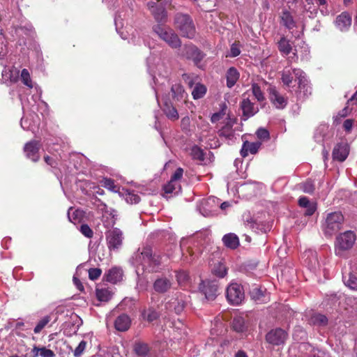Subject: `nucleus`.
I'll return each mask as SVG.
<instances>
[{
    "label": "nucleus",
    "mask_w": 357,
    "mask_h": 357,
    "mask_svg": "<svg viewBox=\"0 0 357 357\" xmlns=\"http://www.w3.org/2000/svg\"><path fill=\"white\" fill-rule=\"evenodd\" d=\"M312 259L314 260V263L309 264V266L312 270L315 271L317 269V268H318L319 266V264L317 260L315 253H312Z\"/></svg>",
    "instance_id": "052dcab7"
},
{
    "label": "nucleus",
    "mask_w": 357,
    "mask_h": 357,
    "mask_svg": "<svg viewBox=\"0 0 357 357\" xmlns=\"http://www.w3.org/2000/svg\"><path fill=\"white\" fill-rule=\"evenodd\" d=\"M102 271L98 268H90L89 270V278L91 280H97L101 275Z\"/></svg>",
    "instance_id": "de8ad7c7"
},
{
    "label": "nucleus",
    "mask_w": 357,
    "mask_h": 357,
    "mask_svg": "<svg viewBox=\"0 0 357 357\" xmlns=\"http://www.w3.org/2000/svg\"><path fill=\"white\" fill-rule=\"evenodd\" d=\"M256 135L259 139L265 140L269 139V132L265 128L258 129Z\"/></svg>",
    "instance_id": "3c124183"
},
{
    "label": "nucleus",
    "mask_w": 357,
    "mask_h": 357,
    "mask_svg": "<svg viewBox=\"0 0 357 357\" xmlns=\"http://www.w3.org/2000/svg\"><path fill=\"white\" fill-rule=\"evenodd\" d=\"M241 108L243 111L242 119L246 121L249 118L253 116L259 112V108L250 101L248 98H244L241 102Z\"/></svg>",
    "instance_id": "2eb2a0df"
},
{
    "label": "nucleus",
    "mask_w": 357,
    "mask_h": 357,
    "mask_svg": "<svg viewBox=\"0 0 357 357\" xmlns=\"http://www.w3.org/2000/svg\"><path fill=\"white\" fill-rule=\"evenodd\" d=\"M353 126V120L347 119L343 123V128L347 132H350Z\"/></svg>",
    "instance_id": "4d7b16f0"
},
{
    "label": "nucleus",
    "mask_w": 357,
    "mask_h": 357,
    "mask_svg": "<svg viewBox=\"0 0 357 357\" xmlns=\"http://www.w3.org/2000/svg\"><path fill=\"white\" fill-rule=\"evenodd\" d=\"M191 155L194 159L203 161L204 155L203 151L197 146H194L191 149Z\"/></svg>",
    "instance_id": "a18cd8bd"
},
{
    "label": "nucleus",
    "mask_w": 357,
    "mask_h": 357,
    "mask_svg": "<svg viewBox=\"0 0 357 357\" xmlns=\"http://www.w3.org/2000/svg\"><path fill=\"white\" fill-rule=\"evenodd\" d=\"M71 208L69 209L70 210ZM80 213V212L78 211V210H76L73 213V215L72 216L70 215V211H68V219L71 222H73L74 221H75L77 220V216L79 215V214Z\"/></svg>",
    "instance_id": "680f3d73"
},
{
    "label": "nucleus",
    "mask_w": 357,
    "mask_h": 357,
    "mask_svg": "<svg viewBox=\"0 0 357 357\" xmlns=\"http://www.w3.org/2000/svg\"><path fill=\"white\" fill-rule=\"evenodd\" d=\"M86 346V341H84V340L81 341L74 351V356L75 357H79L82 354L83 351H84Z\"/></svg>",
    "instance_id": "09e8293b"
},
{
    "label": "nucleus",
    "mask_w": 357,
    "mask_h": 357,
    "mask_svg": "<svg viewBox=\"0 0 357 357\" xmlns=\"http://www.w3.org/2000/svg\"><path fill=\"white\" fill-rule=\"evenodd\" d=\"M298 68H294L292 70H284L282 73L281 79L283 84L289 88L291 86L294 79H295L294 73L295 70Z\"/></svg>",
    "instance_id": "bb28decb"
},
{
    "label": "nucleus",
    "mask_w": 357,
    "mask_h": 357,
    "mask_svg": "<svg viewBox=\"0 0 357 357\" xmlns=\"http://www.w3.org/2000/svg\"><path fill=\"white\" fill-rule=\"evenodd\" d=\"M183 174V169L181 167H178L176 169L175 172L172 174L171 177V180L176 183H179L180 180L182 178Z\"/></svg>",
    "instance_id": "8fccbe9b"
},
{
    "label": "nucleus",
    "mask_w": 357,
    "mask_h": 357,
    "mask_svg": "<svg viewBox=\"0 0 357 357\" xmlns=\"http://www.w3.org/2000/svg\"><path fill=\"white\" fill-rule=\"evenodd\" d=\"M305 211L304 212V214L305 215H312L314 211H316V205L313 203L310 204L308 206L305 207Z\"/></svg>",
    "instance_id": "864d4df0"
},
{
    "label": "nucleus",
    "mask_w": 357,
    "mask_h": 357,
    "mask_svg": "<svg viewBox=\"0 0 357 357\" xmlns=\"http://www.w3.org/2000/svg\"><path fill=\"white\" fill-rule=\"evenodd\" d=\"M123 276V271L120 268L114 267L109 270L106 275V280L112 283H116Z\"/></svg>",
    "instance_id": "393cba45"
},
{
    "label": "nucleus",
    "mask_w": 357,
    "mask_h": 357,
    "mask_svg": "<svg viewBox=\"0 0 357 357\" xmlns=\"http://www.w3.org/2000/svg\"><path fill=\"white\" fill-rule=\"evenodd\" d=\"M199 289L205 296L208 301H213L218 294L219 285L217 280H206L202 281L199 286Z\"/></svg>",
    "instance_id": "6e6552de"
},
{
    "label": "nucleus",
    "mask_w": 357,
    "mask_h": 357,
    "mask_svg": "<svg viewBox=\"0 0 357 357\" xmlns=\"http://www.w3.org/2000/svg\"><path fill=\"white\" fill-rule=\"evenodd\" d=\"M172 281L166 277L158 278L153 284V289L158 294L167 292L172 288Z\"/></svg>",
    "instance_id": "dca6fc26"
},
{
    "label": "nucleus",
    "mask_w": 357,
    "mask_h": 357,
    "mask_svg": "<svg viewBox=\"0 0 357 357\" xmlns=\"http://www.w3.org/2000/svg\"><path fill=\"white\" fill-rule=\"evenodd\" d=\"M80 232L87 238H92L93 236V231L90 227L86 224H83L80 226Z\"/></svg>",
    "instance_id": "49530a36"
},
{
    "label": "nucleus",
    "mask_w": 357,
    "mask_h": 357,
    "mask_svg": "<svg viewBox=\"0 0 357 357\" xmlns=\"http://www.w3.org/2000/svg\"><path fill=\"white\" fill-rule=\"evenodd\" d=\"M235 357H247L246 354L243 351H238Z\"/></svg>",
    "instance_id": "69168bd1"
},
{
    "label": "nucleus",
    "mask_w": 357,
    "mask_h": 357,
    "mask_svg": "<svg viewBox=\"0 0 357 357\" xmlns=\"http://www.w3.org/2000/svg\"><path fill=\"white\" fill-rule=\"evenodd\" d=\"M183 51L185 58L192 60L196 66H198L205 56L202 52L192 43L185 45Z\"/></svg>",
    "instance_id": "f8f14e48"
},
{
    "label": "nucleus",
    "mask_w": 357,
    "mask_h": 357,
    "mask_svg": "<svg viewBox=\"0 0 357 357\" xmlns=\"http://www.w3.org/2000/svg\"><path fill=\"white\" fill-rule=\"evenodd\" d=\"M106 241L110 252H118L122 247L123 243V231L119 228H113L105 234Z\"/></svg>",
    "instance_id": "39448f33"
},
{
    "label": "nucleus",
    "mask_w": 357,
    "mask_h": 357,
    "mask_svg": "<svg viewBox=\"0 0 357 357\" xmlns=\"http://www.w3.org/2000/svg\"><path fill=\"white\" fill-rule=\"evenodd\" d=\"M165 0H155L148 3L149 8L157 22H164L167 17Z\"/></svg>",
    "instance_id": "9d476101"
},
{
    "label": "nucleus",
    "mask_w": 357,
    "mask_h": 357,
    "mask_svg": "<svg viewBox=\"0 0 357 357\" xmlns=\"http://www.w3.org/2000/svg\"><path fill=\"white\" fill-rule=\"evenodd\" d=\"M343 222L344 217L340 212H333L328 214L324 224L325 234L332 236L337 232L341 229Z\"/></svg>",
    "instance_id": "20e7f679"
},
{
    "label": "nucleus",
    "mask_w": 357,
    "mask_h": 357,
    "mask_svg": "<svg viewBox=\"0 0 357 357\" xmlns=\"http://www.w3.org/2000/svg\"><path fill=\"white\" fill-rule=\"evenodd\" d=\"M96 296L100 301H108L111 297V292L106 289H100L96 290Z\"/></svg>",
    "instance_id": "79ce46f5"
},
{
    "label": "nucleus",
    "mask_w": 357,
    "mask_h": 357,
    "mask_svg": "<svg viewBox=\"0 0 357 357\" xmlns=\"http://www.w3.org/2000/svg\"><path fill=\"white\" fill-rule=\"evenodd\" d=\"M171 92L172 94V98L175 101H185L187 93L185 92L183 86L181 84L176 83L173 84L171 87Z\"/></svg>",
    "instance_id": "412c9836"
},
{
    "label": "nucleus",
    "mask_w": 357,
    "mask_h": 357,
    "mask_svg": "<svg viewBox=\"0 0 357 357\" xmlns=\"http://www.w3.org/2000/svg\"><path fill=\"white\" fill-rule=\"evenodd\" d=\"M232 327L236 332H243L245 329L244 319L241 317H234L232 321Z\"/></svg>",
    "instance_id": "c9c22d12"
},
{
    "label": "nucleus",
    "mask_w": 357,
    "mask_h": 357,
    "mask_svg": "<svg viewBox=\"0 0 357 357\" xmlns=\"http://www.w3.org/2000/svg\"><path fill=\"white\" fill-rule=\"evenodd\" d=\"M190 120L188 116H185L181 119V127L183 129L188 130L189 128Z\"/></svg>",
    "instance_id": "bf43d9fd"
},
{
    "label": "nucleus",
    "mask_w": 357,
    "mask_h": 357,
    "mask_svg": "<svg viewBox=\"0 0 357 357\" xmlns=\"http://www.w3.org/2000/svg\"><path fill=\"white\" fill-rule=\"evenodd\" d=\"M176 28L183 37L193 38L195 36V27L192 18L186 14L178 13L174 18Z\"/></svg>",
    "instance_id": "f03ea898"
},
{
    "label": "nucleus",
    "mask_w": 357,
    "mask_h": 357,
    "mask_svg": "<svg viewBox=\"0 0 357 357\" xmlns=\"http://www.w3.org/2000/svg\"><path fill=\"white\" fill-rule=\"evenodd\" d=\"M51 321V317L50 315L45 316L43 317L37 324L33 329L36 334L39 333Z\"/></svg>",
    "instance_id": "37998d69"
},
{
    "label": "nucleus",
    "mask_w": 357,
    "mask_h": 357,
    "mask_svg": "<svg viewBox=\"0 0 357 357\" xmlns=\"http://www.w3.org/2000/svg\"><path fill=\"white\" fill-rule=\"evenodd\" d=\"M227 268L225 265L221 262L215 264L212 268V273L217 277L222 278L227 274Z\"/></svg>",
    "instance_id": "473e14b6"
},
{
    "label": "nucleus",
    "mask_w": 357,
    "mask_h": 357,
    "mask_svg": "<svg viewBox=\"0 0 357 357\" xmlns=\"http://www.w3.org/2000/svg\"><path fill=\"white\" fill-rule=\"evenodd\" d=\"M103 185L112 191L115 190L116 185L114 184V181L111 178H105L103 181Z\"/></svg>",
    "instance_id": "603ef678"
},
{
    "label": "nucleus",
    "mask_w": 357,
    "mask_h": 357,
    "mask_svg": "<svg viewBox=\"0 0 357 357\" xmlns=\"http://www.w3.org/2000/svg\"><path fill=\"white\" fill-rule=\"evenodd\" d=\"M301 189L305 193L312 194L315 190L314 181L309 178L301 183Z\"/></svg>",
    "instance_id": "58836bf2"
},
{
    "label": "nucleus",
    "mask_w": 357,
    "mask_h": 357,
    "mask_svg": "<svg viewBox=\"0 0 357 357\" xmlns=\"http://www.w3.org/2000/svg\"><path fill=\"white\" fill-rule=\"evenodd\" d=\"M282 24L288 29H292L296 26V22L294 20L293 16L287 11H283L281 15Z\"/></svg>",
    "instance_id": "cd10ccee"
},
{
    "label": "nucleus",
    "mask_w": 357,
    "mask_h": 357,
    "mask_svg": "<svg viewBox=\"0 0 357 357\" xmlns=\"http://www.w3.org/2000/svg\"><path fill=\"white\" fill-rule=\"evenodd\" d=\"M142 316L145 321L152 322L160 317V313L153 307H149L142 312Z\"/></svg>",
    "instance_id": "a878e982"
},
{
    "label": "nucleus",
    "mask_w": 357,
    "mask_h": 357,
    "mask_svg": "<svg viewBox=\"0 0 357 357\" xmlns=\"http://www.w3.org/2000/svg\"><path fill=\"white\" fill-rule=\"evenodd\" d=\"M136 263L148 272H158L160 269L162 257L153 253L151 247L143 248L135 257Z\"/></svg>",
    "instance_id": "f257e3e1"
},
{
    "label": "nucleus",
    "mask_w": 357,
    "mask_h": 357,
    "mask_svg": "<svg viewBox=\"0 0 357 357\" xmlns=\"http://www.w3.org/2000/svg\"><path fill=\"white\" fill-rule=\"evenodd\" d=\"M269 99L272 104L278 109H283L287 104V99L281 95L274 86L268 88Z\"/></svg>",
    "instance_id": "4468645a"
},
{
    "label": "nucleus",
    "mask_w": 357,
    "mask_h": 357,
    "mask_svg": "<svg viewBox=\"0 0 357 357\" xmlns=\"http://www.w3.org/2000/svg\"><path fill=\"white\" fill-rule=\"evenodd\" d=\"M261 146V142H249L246 141L243 144L242 149L241 150V155L242 157L245 158L248 155V153H250L251 154H255L258 152Z\"/></svg>",
    "instance_id": "aec40b11"
},
{
    "label": "nucleus",
    "mask_w": 357,
    "mask_h": 357,
    "mask_svg": "<svg viewBox=\"0 0 357 357\" xmlns=\"http://www.w3.org/2000/svg\"><path fill=\"white\" fill-rule=\"evenodd\" d=\"M278 49L280 52L285 55H288L292 50L289 41L284 37L281 38L278 42Z\"/></svg>",
    "instance_id": "f704fd0d"
},
{
    "label": "nucleus",
    "mask_w": 357,
    "mask_h": 357,
    "mask_svg": "<svg viewBox=\"0 0 357 357\" xmlns=\"http://www.w3.org/2000/svg\"><path fill=\"white\" fill-rule=\"evenodd\" d=\"M229 205H230V204H229V202H223V203H222V204H221V205H220V208H221V209L224 210V209L227 208V207H229Z\"/></svg>",
    "instance_id": "774afa93"
},
{
    "label": "nucleus",
    "mask_w": 357,
    "mask_h": 357,
    "mask_svg": "<svg viewBox=\"0 0 357 357\" xmlns=\"http://www.w3.org/2000/svg\"><path fill=\"white\" fill-rule=\"evenodd\" d=\"M21 79L23 84L31 89L33 87L32 81L27 69L24 68L21 72Z\"/></svg>",
    "instance_id": "c03bdc74"
},
{
    "label": "nucleus",
    "mask_w": 357,
    "mask_h": 357,
    "mask_svg": "<svg viewBox=\"0 0 357 357\" xmlns=\"http://www.w3.org/2000/svg\"><path fill=\"white\" fill-rule=\"evenodd\" d=\"M240 53H241V51L238 49V47L233 44L230 49V56L232 57H236V56H238L240 54Z\"/></svg>",
    "instance_id": "6e6d98bb"
},
{
    "label": "nucleus",
    "mask_w": 357,
    "mask_h": 357,
    "mask_svg": "<svg viewBox=\"0 0 357 357\" xmlns=\"http://www.w3.org/2000/svg\"><path fill=\"white\" fill-rule=\"evenodd\" d=\"M328 127L326 125H320L314 132V137L317 142H321L324 137L328 130Z\"/></svg>",
    "instance_id": "ea45409f"
},
{
    "label": "nucleus",
    "mask_w": 357,
    "mask_h": 357,
    "mask_svg": "<svg viewBox=\"0 0 357 357\" xmlns=\"http://www.w3.org/2000/svg\"><path fill=\"white\" fill-rule=\"evenodd\" d=\"M220 119V116L218 114H213L211 118V120L213 123L218 121Z\"/></svg>",
    "instance_id": "0e129e2a"
},
{
    "label": "nucleus",
    "mask_w": 357,
    "mask_h": 357,
    "mask_svg": "<svg viewBox=\"0 0 357 357\" xmlns=\"http://www.w3.org/2000/svg\"><path fill=\"white\" fill-rule=\"evenodd\" d=\"M310 321L314 325L326 326L328 323V319L324 314H315L313 316H312Z\"/></svg>",
    "instance_id": "e433bc0d"
},
{
    "label": "nucleus",
    "mask_w": 357,
    "mask_h": 357,
    "mask_svg": "<svg viewBox=\"0 0 357 357\" xmlns=\"http://www.w3.org/2000/svg\"><path fill=\"white\" fill-rule=\"evenodd\" d=\"M163 190L165 194H178L181 190V186L179 183H176L170 179V181L164 185Z\"/></svg>",
    "instance_id": "c85d7f7f"
},
{
    "label": "nucleus",
    "mask_w": 357,
    "mask_h": 357,
    "mask_svg": "<svg viewBox=\"0 0 357 357\" xmlns=\"http://www.w3.org/2000/svg\"><path fill=\"white\" fill-rule=\"evenodd\" d=\"M240 74L234 67L229 68L226 73L227 86L231 88L238 80Z\"/></svg>",
    "instance_id": "b1692460"
},
{
    "label": "nucleus",
    "mask_w": 357,
    "mask_h": 357,
    "mask_svg": "<svg viewBox=\"0 0 357 357\" xmlns=\"http://www.w3.org/2000/svg\"><path fill=\"white\" fill-rule=\"evenodd\" d=\"M220 137H224L227 139H231L234 135L233 123L229 122L224 126L218 132Z\"/></svg>",
    "instance_id": "c756f323"
},
{
    "label": "nucleus",
    "mask_w": 357,
    "mask_h": 357,
    "mask_svg": "<svg viewBox=\"0 0 357 357\" xmlns=\"http://www.w3.org/2000/svg\"><path fill=\"white\" fill-rule=\"evenodd\" d=\"M298 204H299L300 206L305 208V207L308 206L310 204H311L312 203H310L309 202V199L307 197H303L299 199Z\"/></svg>",
    "instance_id": "13d9d810"
},
{
    "label": "nucleus",
    "mask_w": 357,
    "mask_h": 357,
    "mask_svg": "<svg viewBox=\"0 0 357 357\" xmlns=\"http://www.w3.org/2000/svg\"><path fill=\"white\" fill-rule=\"evenodd\" d=\"M356 239V236L354 231H347L337 236L335 246L341 250H349L353 247Z\"/></svg>",
    "instance_id": "1a4fd4ad"
},
{
    "label": "nucleus",
    "mask_w": 357,
    "mask_h": 357,
    "mask_svg": "<svg viewBox=\"0 0 357 357\" xmlns=\"http://www.w3.org/2000/svg\"><path fill=\"white\" fill-rule=\"evenodd\" d=\"M40 145L39 142L32 140L25 144L24 147V151L26 156L31 159L33 162H38L40 159L38 151L40 150Z\"/></svg>",
    "instance_id": "ddd939ff"
},
{
    "label": "nucleus",
    "mask_w": 357,
    "mask_h": 357,
    "mask_svg": "<svg viewBox=\"0 0 357 357\" xmlns=\"http://www.w3.org/2000/svg\"><path fill=\"white\" fill-rule=\"evenodd\" d=\"M135 353L140 356H146L150 351V348L146 343L143 342H136L134 344Z\"/></svg>",
    "instance_id": "7c9ffc66"
},
{
    "label": "nucleus",
    "mask_w": 357,
    "mask_h": 357,
    "mask_svg": "<svg viewBox=\"0 0 357 357\" xmlns=\"http://www.w3.org/2000/svg\"><path fill=\"white\" fill-rule=\"evenodd\" d=\"M349 154V149L347 143H339L333 149V158L340 162L346 160Z\"/></svg>",
    "instance_id": "f3484780"
},
{
    "label": "nucleus",
    "mask_w": 357,
    "mask_h": 357,
    "mask_svg": "<svg viewBox=\"0 0 357 357\" xmlns=\"http://www.w3.org/2000/svg\"><path fill=\"white\" fill-rule=\"evenodd\" d=\"M130 317L124 313L119 315L114 321V327L118 331H126L130 328Z\"/></svg>",
    "instance_id": "a211bd4d"
},
{
    "label": "nucleus",
    "mask_w": 357,
    "mask_h": 357,
    "mask_svg": "<svg viewBox=\"0 0 357 357\" xmlns=\"http://www.w3.org/2000/svg\"><path fill=\"white\" fill-rule=\"evenodd\" d=\"M344 284L351 289H357V277L352 273L343 276Z\"/></svg>",
    "instance_id": "72a5a7b5"
},
{
    "label": "nucleus",
    "mask_w": 357,
    "mask_h": 357,
    "mask_svg": "<svg viewBox=\"0 0 357 357\" xmlns=\"http://www.w3.org/2000/svg\"><path fill=\"white\" fill-rule=\"evenodd\" d=\"M153 31L160 38L166 42L172 48L181 47V40L172 29L156 25L153 27Z\"/></svg>",
    "instance_id": "7ed1b4c3"
},
{
    "label": "nucleus",
    "mask_w": 357,
    "mask_h": 357,
    "mask_svg": "<svg viewBox=\"0 0 357 357\" xmlns=\"http://www.w3.org/2000/svg\"><path fill=\"white\" fill-rule=\"evenodd\" d=\"M287 337V331L280 328L272 329L266 335V342L275 346L284 344Z\"/></svg>",
    "instance_id": "9b49d317"
},
{
    "label": "nucleus",
    "mask_w": 357,
    "mask_h": 357,
    "mask_svg": "<svg viewBox=\"0 0 357 357\" xmlns=\"http://www.w3.org/2000/svg\"><path fill=\"white\" fill-rule=\"evenodd\" d=\"M183 307H184L183 303H182L181 305H180V304L178 303V307H175V310H176V312L177 313H179L180 312H181V311L183 310Z\"/></svg>",
    "instance_id": "338daca9"
},
{
    "label": "nucleus",
    "mask_w": 357,
    "mask_h": 357,
    "mask_svg": "<svg viewBox=\"0 0 357 357\" xmlns=\"http://www.w3.org/2000/svg\"><path fill=\"white\" fill-rule=\"evenodd\" d=\"M206 92V88L204 85L197 84L192 90V95L194 99L202 98Z\"/></svg>",
    "instance_id": "4c0bfd02"
},
{
    "label": "nucleus",
    "mask_w": 357,
    "mask_h": 357,
    "mask_svg": "<svg viewBox=\"0 0 357 357\" xmlns=\"http://www.w3.org/2000/svg\"><path fill=\"white\" fill-rule=\"evenodd\" d=\"M162 109L169 119L172 121H176L178 119L179 115L177 109L167 100H165Z\"/></svg>",
    "instance_id": "5701e85b"
},
{
    "label": "nucleus",
    "mask_w": 357,
    "mask_h": 357,
    "mask_svg": "<svg viewBox=\"0 0 357 357\" xmlns=\"http://www.w3.org/2000/svg\"><path fill=\"white\" fill-rule=\"evenodd\" d=\"M295 81L298 82V94L299 98H307L312 93V88L309 84V82L306 77L305 73L301 69L294 71Z\"/></svg>",
    "instance_id": "423d86ee"
},
{
    "label": "nucleus",
    "mask_w": 357,
    "mask_h": 357,
    "mask_svg": "<svg viewBox=\"0 0 357 357\" xmlns=\"http://www.w3.org/2000/svg\"><path fill=\"white\" fill-rule=\"evenodd\" d=\"M335 23L340 31H347L351 24V16L348 13L343 12L336 17Z\"/></svg>",
    "instance_id": "6ab92c4d"
},
{
    "label": "nucleus",
    "mask_w": 357,
    "mask_h": 357,
    "mask_svg": "<svg viewBox=\"0 0 357 357\" xmlns=\"http://www.w3.org/2000/svg\"><path fill=\"white\" fill-rule=\"evenodd\" d=\"M222 242L227 248L232 250L237 248L240 245L238 237L234 233H229L224 235Z\"/></svg>",
    "instance_id": "4be33fe9"
},
{
    "label": "nucleus",
    "mask_w": 357,
    "mask_h": 357,
    "mask_svg": "<svg viewBox=\"0 0 357 357\" xmlns=\"http://www.w3.org/2000/svg\"><path fill=\"white\" fill-rule=\"evenodd\" d=\"M252 92L258 102H262L265 100L264 95L257 84L254 83L252 84Z\"/></svg>",
    "instance_id": "a19ab883"
},
{
    "label": "nucleus",
    "mask_w": 357,
    "mask_h": 357,
    "mask_svg": "<svg viewBox=\"0 0 357 357\" xmlns=\"http://www.w3.org/2000/svg\"><path fill=\"white\" fill-rule=\"evenodd\" d=\"M34 356H40L41 357H54L55 354L51 349H47L45 347H34L32 350Z\"/></svg>",
    "instance_id": "2f4dec72"
},
{
    "label": "nucleus",
    "mask_w": 357,
    "mask_h": 357,
    "mask_svg": "<svg viewBox=\"0 0 357 357\" xmlns=\"http://www.w3.org/2000/svg\"><path fill=\"white\" fill-rule=\"evenodd\" d=\"M73 280H74L75 284L77 286V287L79 290L83 289V286L81 284L79 280H77L76 278L74 277Z\"/></svg>",
    "instance_id": "e2e57ef3"
},
{
    "label": "nucleus",
    "mask_w": 357,
    "mask_h": 357,
    "mask_svg": "<svg viewBox=\"0 0 357 357\" xmlns=\"http://www.w3.org/2000/svg\"><path fill=\"white\" fill-rule=\"evenodd\" d=\"M226 297L231 305H239L245 297L243 287L238 283L230 284L226 289Z\"/></svg>",
    "instance_id": "0eeeda50"
},
{
    "label": "nucleus",
    "mask_w": 357,
    "mask_h": 357,
    "mask_svg": "<svg viewBox=\"0 0 357 357\" xmlns=\"http://www.w3.org/2000/svg\"><path fill=\"white\" fill-rule=\"evenodd\" d=\"M44 160L48 165L51 166L52 167H56L57 165L56 160L49 155H45L44 157Z\"/></svg>",
    "instance_id": "5fc2aeb1"
}]
</instances>
